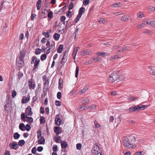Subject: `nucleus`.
<instances>
[{
  "mask_svg": "<svg viewBox=\"0 0 155 155\" xmlns=\"http://www.w3.org/2000/svg\"><path fill=\"white\" fill-rule=\"evenodd\" d=\"M20 137V135L17 132L15 133L14 134V137L15 139H18Z\"/></svg>",
  "mask_w": 155,
  "mask_h": 155,
  "instance_id": "obj_29",
  "label": "nucleus"
},
{
  "mask_svg": "<svg viewBox=\"0 0 155 155\" xmlns=\"http://www.w3.org/2000/svg\"><path fill=\"white\" fill-rule=\"evenodd\" d=\"M55 123L57 125H60L61 122V120L58 118H56L55 119Z\"/></svg>",
  "mask_w": 155,
  "mask_h": 155,
  "instance_id": "obj_23",
  "label": "nucleus"
},
{
  "mask_svg": "<svg viewBox=\"0 0 155 155\" xmlns=\"http://www.w3.org/2000/svg\"><path fill=\"white\" fill-rule=\"evenodd\" d=\"M129 16L128 15H124L121 18V20L122 21H126L129 19Z\"/></svg>",
  "mask_w": 155,
  "mask_h": 155,
  "instance_id": "obj_19",
  "label": "nucleus"
},
{
  "mask_svg": "<svg viewBox=\"0 0 155 155\" xmlns=\"http://www.w3.org/2000/svg\"><path fill=\"white\" fill-rule=\"evenodd\" d=\"M84 54L86 55H90L92 53V52L90 50H85L83 51Z\"/></svg>",
  "mask_w": 155,
  "mask_h": 155,
  "instance_id": "obj_25",
  "label": "nucleus"
},
{
  "mask_svg": "<svg viewBox=\"0 0 155 155\" xmlns=\"http://www.w3.org/2000/svg\"><path fill=\"white\" fill-rule=\"evenodd\" d=\"M54 132L56 135H58L60 134V127H55L54 129Z\"/></svg>",
  "mask_w": 155,
  "mask_h": 155,
  "instance_id": "obj_17",
  "label": "nucleus"
},
{
  "mask_svg": "<svg viewBox=\"0 0 155 155\" xmlns=\"http://www.w3.org/2000/svg\"><path fill=\"white\" fill-rule=\"evenodd\" d=\"M90 2L89 0H84L83 1V4L85 5H88Z\"/></svg>",
  "mask_w": 155,
  "mask_h": 155,
  "instance_id": "obj_62",
  "label": "nucleus"
},
{
  "mask_svg": "<svg viewBox=\"0 0 155 155\" xmlns=\"http://www.w3.org/2000/svg\"><path fill=\"white\" fill-rule=\"evenodd\" d=\"M24 59H21L18 58L16 59V63L19 69L21 68L24 65Z\"/></svg>",
  "mask_w": 155,
  "mask_h": 155,
  "instance_id": "obj_3",
  "label": "nucleus"
},
{
  "mask_svg": "<svg viewBox=\"0 0 155 155\" xmlns=\"http://www.w3.org/2000/svg\"><path fill=\"white\" fill-rule=\"evenodd\" d=\"M138 107L136 105L134 107H131L130 108L126 110V111L128 113H132L134 112L139 111Z\"/></svg>",
  "mask_w": 155,
  "mask_h": 155,
  "instance_id": "obj_4",
  "label": "nucleus"
},
{
  "mask_svg": "<svg viewBox=\"0 0 155 155\" xmlns=\"http://www.w3.org/2000/svg\"><path fill=\"white\" fill-rule=\"evenodd\" d=\"M143 33H146L147 34H149L150 35H152L153 34V32L150 30H147L143 31Z\"/></svg>",
  "mask_w": 155,
  "mask_h": 155,
  "instance_id": "obj_40",
  "label": "nucleus"
},
{
  "mask_svg": "<svg viewBox=\"0 0 155 155\" xmlns=\"http://www.w3.org/2000/svg\"><path fill=\"white\" fill-rule=\"evenodd\" d=\"M66 15L67 16L69 17V18H70L71 16V12L69 10L66 13Z\"/></svg>",
  "mask_w": 155,
  "mask_h": 155,
  "instance_id": "obj_63",
  "label": "nucleus"
},
{
  "mask_svg": "<svg viewBox=\"0 0 155 155\" xmlns=\"http://www.w3.org/2000/svg\"><path fill=\"white\" fill-rule=\"evenodd\" d=\"M94 125L95 126V127L97 128H100L101 127V125L99 124L97 121L96 120H95L94 122Z\"/></svg>",
  "mask_w": 155,
  "mask_h": 155,
  "instance_id": "obj_33",
  "label": "nucleus"
},
{
  "mask_svg": "<svg viewBox=\"0 0 155 155\" xmlns=\"http://www.w3.org/2000/svg\"><path fill=\"white\" fill-rule=\"evenodd\" d=\"M123 141L124 147L127 148H133L135 147L134 145L136 141L135 138L133 135H130L128 137H124Z\"/></svg>",
  "mask_w": 155,
  "mask_h": 155,
  "instance_id": "obj_1",
  "label": "nucleus"
},
{
  "mask_svg": "<svg viewBox=\"0 0 155 155\" xmlns=\"http://www.w3.org/2000/svg\"><path fill=\"white\" fill-rule=\"evenodd\" d=\"M29 88L30 89H33L35 87V85L34 82L29 81L28 82Z\"/></svg>",
  "mask_w": 155,
  "mask_h": 155,
  "instance_id": "obj_8",
  "label": "nucleus"
},
{
  "mask_svg": "<svg viewBox=\"0 0 155 155\" xmlns=\"http://www.w3.org/2000/svg\"><path fill=\"white\" fill-rule=\"evenodd\" d=\"M40 123L42 124L45 123V117L43 116H41L40 118Z\"/></svg>",
  "mask_w": 155,
  "mask_h": 155,
  "instance_id": "obj_34",
  "label": "nucleus"
},
{
  "mask_svg": "<svg viewBox=\"0 0 155 155\" xmlns=\"http://www.w3.org/2000/svg\"><path fill=\"white\" fill-rule=\"evenodd\" d=\"M28 117L27 115H25L24 113H22L21 115V120L24 122L27 121L25 118H27Z\"/></svg>",
  "mask_w": 155,
  "mask_h": 155,
  "instance_id": "obj_14",
  "label": "nucleus"
},
{
  "mask_svg": "<svg viewBox=\"0 0 155 155\" xmlns=\"http://www.w3.org/2000/svg\"><path fill=\"white\" fill-rule=\"evenodd\" d=\"M29 101V98L26 97H24L21 100V102L23 104L26 103Z\"/></svg>",
  "mask_w": 155,
  "mask_h": 155,
  "instance_id": "obj_15",
  "label": "nucleus"
},
{
  "mask_svg": "<svg viewBox=\"0 0 155 155\" xmlns=\"http://www.w3.org/2000/svg\"><path fill=\"white\" fill-rule=\"evenodd\" d=\"M84 105V104L82 105L79 107V109L80 110L82 111L85 109L86 106Z\"/></svg>",
  "mask_w": 155,
  "mask_h": 155,
  "instance_id": "obj_50",
  "label": "nucleus"
},
{
  "mask_svg": "<svg viewBox=\"0 0 155 155\" xmlns=\"http://www.w3.org/2000/svg\"><path fill=\"white\" fill-rule=\"evenodd\" d=\"M42 34L43 35H44L45 37H46L47 38H48L49 37V33L48 32H43Z\"/></svg>",
  "mask_w": 155,
  "mask_h": 155,
  "instance_id": "obj_53",
  "label": "nucleus"
},
{
  "mask_svg": "<svg viewBox=\"0 0 155 155\" xmlns=\"http://www.w3.org/2000/svg\"><path fill=\"white\" fill-rule=\"evenodd\" d=\"M37 58L35 56H33L32 58V59L31 62V64H33L34 63V61H35L37 59Z\"/></svg>",
  "mask_w": 155,
  "mask_h": 155,
  "instance_id": "obj_61",
  "label": "nucleus"
},
{
  "mask_svg": "<svg viewBox=\"0 0 155 155\" xmlns=\"http://www.w3.org/2000/svg\"><path fill=\"white\" fill-rule=\"evenodd\" d=\"M6 103H7V104H5V106H4L5 109L6 111H8L10 109L11 105L10 104H9L7 102Z\"/></svg>",
  "mask_w": 155,
  "mask_h": 155,
  "instance_id": "obj_26",
  "label": "nucleus"
},
{
  "mask_svg": "<svg viewBox=\"0 0 155 155\" xmlns=\"http://www.w3.org/2000/svg\"><path fill=\"white\" fill-rule=\"evenodd\" d=\"M25 53L24 51H20V54H19L18 58L21 59H24L25 57Z\"/></svg>",
  "mask_w": 155,
  "mask_h": 155,
  "instance_id": "obj_13",
  "label": "nucleus"
},
{
  "mask_svg": "<svg viewBox=\"0 0 155 155\" xmlns=\"http://www.w3.org/2000/svg\"><path fill=\"white\" fill-rule=\"evenodd\" d=\"M76 148L78 150H80L81 148V143H78L76 144Z\"/></svg>",
  "mask_w": 155,
  "mask_h": 155,
  "instance_id": "obj_52",
  "label": "nucleus"
},
{
  "mask_svg": "<svg viewBox=\"0 0 155 155\" xmlns=\"http://www.w3.org/2000/svg\"><path fill=\"white\" fill-rule=\"evenodd\" d=\"M146 25L145 23H142V24H138L137 25V27L140 29L141 28H143L144 27V26Z\"/></svg>",
  "mask_w": 155,
  "mask_h": 155,
  "instance_id": "obj_45",
  "label": "nucleus"
},
{
  "mask_svg": "<svg viewBox=\"0 0 155 155\" xmlns=\"http://www.w3.org/2000/svg\"><path fill=\"white\" fill-rule=\"evenodd\" d=\"M25 143V142L23 140H19L18 142V145L20 146H23Z\"/></svg>",
  "mask_w": 155,
  "mask_h": 155,
  "instance_id": "obj_30",
  "label": "nucleus"
},
{
  "mask_svg": "<svg viewBox=\"0 0 155 155\" xmlns=\"http://www.w3.org/2000/svg\"><path fill=\"white\" fill-rule=\"evenodd\" d=\"M42 1V0H38L37 2L36 7L38 10H39L41 8Z\"/></svg>",
  "mask_w": 155,
  "mask_h": 155,
  "instance_id": "obj_11",
  "label": "nucleus"
},
{
  "mask_svg": "<svg viewBox=\"0 0 155 155\" xmlns=\"http://www.w3.org/2000/svg\"><path fill=\"white\" fill-rule=\"evenodd\" d=\"M77 51H75V50H73V52L72 54V56H73V58L74 59H75V57L77 53Z\"/></svg>",
  "mask_w": 155,
  "mask_h": 155,
  "instance_id": "obj_58",
  "label": "nucleus"
},
{
  "mask_svg": "<svg viewBox=\"0 0 155 155\" xmlns=\"http://www.w3.org/2000/svg\"><path fill=\"white\" fill-rule=\"evenodd\" d=\"M88 89V88L87 86L84 87L83 89L81 90V93L82 94L84 93L85 92V91Z\"/></svg>",
  "mask_w": 155,
  "mask_h": 155,
  "instance_id": "obj_56",
  "label": "nucleus"
},
{
  "mask_svg": "<svg viewBox=\"0 0 155 155\" xmlns=\"http://www.w3.org/2000/svg\"><path fill=\"white\" fill-rule=\"evenodd\" d=\"M61 145L62 148H66L68 144L65 141H61Z\"/></svg>",
  "mask_w": 155,
  "mask_h": 155,
  "instance_id": "obj_27",
  "label": "nucleus"
},
{
  "mask_svg": "<svg viewBox=\"0 0 155 155\" xmlns=\"http://www.w3.org/2000/svg\"><path fill=\"white\" fill-rule=\"evenodd\" d=\"M118 78V76L117 74L113 73L110 75L108 79L110 82L113 83L116 81Z\"/></svg>",
  "mask_w": 155,
  "mask_h": 155,
  "instance_id": "obj_2",
  "label": "nucleus"
},
{
  "mask_svg": "<svg viewBox=\"0 0 155 155\" xmlns=\"http://www.w3.org/2000/svg\"><path fill=\"white\" fill-rule=\"evenodd\" d=\"M108 54L106 52H97L96 54L99 56H101L104 57H106L108 55Z\"/></svg>",
  "mask_w": 155,
  "mask_h": 155,
  "instance_id": "obj_9",
  "label": "nucleus"
},
{
  "mask_svg": "<svg viewBox=\"0 0 155 155\" xmlns=\"http://www.w3.org/2000/svg\"><path fill=\"white\" fill-rule=\"evenodd\" d=\"M123 52L126 51H129L130 50V47L129 46H125L122 48Z\"/></svg>",
  "mask_w": 155,
  "mask_h": 155,
  "instance_id": "obj_42",
  "label": "nucleus"
},
{
  "mask_svg": "<svg viewBox=\"0 0 155 155\" xmlns=\"http://www.w3.org/2000/svg\"><path fill=\"white\" fill-rule=\"evenodd\" d=\"M146 23L150 26L154 27L155 26V21L154 20H148Z\"/></svg>",
  "mask_w": 155,
  "mask_h": 155,
  "instance_id": "obj_10",
  "label": "nucleus"
},
{
  "mask_svg": "<svg viewBox=\"0 0 155 155\" xmlns=\"http://www.w3.org/2000/svg\"><path fill=\"white\" fill-rule=\"evenodd\" d=\"M82 15L78 14L77 17L75 18V22L76 23H77L78 21L79 20L80 18H81Z\"/></svg>",
  "mask_w": 155,
  "mask_h": 155,
  "instance_id": "obj_48",
  "label": "nucleus"
},
{
  "mask_svg": "<svg viewBox=\"0 0 155 155\" xmlns=\"http://www.w3.org/2000/svg\"><path fill=\"white\" fill-rule=\"evenodd\" d=\"M49 84V81L46 80L44 84V88H48Z\"/></svg>",
  "mask_w": 155,
  "mask_h": 155,
  "instance_id": "obj_36",
  "label": "nucleus"
},
{
  "mask_svg": "<svg viewBox=\"0 0 155 155\" xmlns=\"http://www.w3.org/2000/svg\"><path fill=\"white\" fill-rule=\"evenodd\" d=\"M137 16L139 18H142L143 16V14L141 12H140L137 14Z\"/></svg>",
  "mask_w": 155,
  "mask_h": 155,
  "instance_id": "obj_59",
  "label": "nucleus"
},
{
  "mask_svg": "<svg viewBox=\"0 0 155 155\" xmlns=\"http://www.w3.org/2000/svg\"><path fill=\"white\" fill-rule=\"evenodd\" d=\"M74 7V4L73 2H71L70 4L69 7L68 9L69 10H71Z\"/></svg>",
  "mask_w": 155,
  "mask_h": 155,
  "instance_id": "obj_54",
  "label": "nucleus"
},
{
  "mask_svg": "<svg viewBox=\"0 0 155 155\" xmlns=\"http://www.w3.org/2000/svg\"><path fill=\"white\" fill-rule=\"evenodd\" d=\"M41 50L39 48H37L35 50V54H39L41 53Z\"/></svg>",
  "mask_w": 155,
  "mask_h": 155,
  "instance_id": "obj_60",
  "label": "nucleus"
},
{
  "mask_svg": "<svg viewBox=\"0 0 155 155\" xmlns=\"http://www.w3.org/2000/svg\"><path fill=\"white\" fill-rule=\"evenodd\" d=\"M19 129L22 131L25 130V124L23 123H21L19 126Z\"/></svg>",
  "mask_w": 155,
  "mask_h": 155,
  "instance_id": "obj_21",
  "label": "nucleus"
},
{
  "mask_svg": "<svg viewBox=\"0 0 155 155\" xmlns=\"http://www.w3.org/2000/svg\"><path fill=\"white\" fill-rule=\"evenodd\" d=\"M53 13L51 11L48 12V16L50 18H53Z\"/></svg>",
  "mask_w": 155,
  "mask_h": 155,
  "instance_id": "obj_46",
  "label": "nucleus"
},
{
  "mask_svg": "<svg viewBox=\"0 0 155 155\" xmlns=\"http://www.w3.org/2000/svg\"><path fill=\"white\" fill-rule=\"evenodd\" d=\"M139 111L140 110H143L144 109L146 108L148 106V105H141L140 104H139L138 105H137Z\"/></svg>",
  "mask_w": 155,
  "mask_h": 155,
  "instance_id": "obj_12",
  "label": "nucleus"
},
{
  "mask_svg": "<svg viewBox=\"0 0 155 155\" xmlns=\"http://www.w3.org/2000/svg\"><path fill=\"white\" fill-rule=\"evenodd\" d=\"M47 58V55L46 54H42L41 56V59L42 61L45 60Z\"/></svg>",
  "mask_w": 155,
  "mask_h": 155,
  "instance_id": "obj_37",
  "label": "nucleus"
},
{
  "mask_svg": "<svg viewBox=\"0 0 155 155\" xmlns=\"http://www.w3.org/2000/svg\"><path fill=\"white\" fill-rule=\"evenodd\" d=\"M9 147L10 148L15 150H17L19 147L18 144L15 142L10 143L9 144Z\"/></svg>",
  "mask_w": 155,
  "mask_h": 155,
  "instance_id": "obj_5",
  "label": "nucleus"
},
{
  "mask_svg": "<svg viewBox=\"0 0 155 155\" xmlns=\"http://www.w3.org/2000/svg\"><path fill=\"white\" fill-rule=\"evenodd\" d=\"M68 50L65 51L63 53V57L67 58L68 56Z\"/></svg>",
  "mask_w": 155,
  "mask_h": 155,
  "instance_id": "obj_44",
  "label": "nucleus"
},
{
  "mask_svg": "<svg viewBox=\"0 0 155 155\" xmlns=\"http://www.w3.org/2000/svg\"><path fill=\"white\" fill-rule=\"evenodd\" d=\"M38 143L39 144H44L45 143V140L43 137H41L38 140Z\"/></svg>",
  "mask_w": 155,
  "mask_h": 155,
  "instance_id": "obj_18",
  "label": "nucleus"
},
{
  "mask_svg": "<svg viewBox=\"0 0 155 155\" xmlns=\"http://www.w3.org/2000/svg\"><path fill=\"white\" fill-rule=\"evenodd\" d=\"M16 95V91L14 90L12 91V97L14 98Z\"/></svg>",
  "mask_w": 155,
  "mask_h": 155,
  "instance_id": "obj_64",
  "label": "nucleus"
},
{
  "mask_svg": "<svg viewBox=\"0 0 155 155\" xmlns=\"http://www.w3.org/2000/svg\"><path fill=\"white\" fill-rule=\"evenodd\" d=\"M101 60V58L99 57H94L93 59V62H97L100 61Z\"/></svg>",
  "mask_w": 155,
  "mask_h": 155,
  "instance_id": "obj_32",
  "label": "nucleus"
},
{
  "mask_svg": "<svg viewBox=\"0 0 155 155\" xmlns=\"http://www.w3.org/2000/svg\"><path fill=\"white\" fill-rule=\"evenodd\" d=\"M93 62V61H92V60H89L86 62L85 63H84V64L85 65H88V64H91V63Z\"/></svg>",
  "mask_w": 155,
  "mask_h": 155,
  "instance_id": "obj_57",
  "label": "nucleus"
},
{
  "mask_svg": "<svg viewBox=\"0 0 155 155\" xmlns=\"http://www.w3.org/2000/svg\"><path fill=\"white\" fill-rule=\"evenodd\" d=\"M67 58L63 57L62 58V60L61 62V64H64L67 61Z\"/></svg>",
  "mask_w": 155,
  "mask_h": 155,
  "instance_id": "obj_47",
  "label": "nucleus"
},
{
  "mask_svg": "<svg viewBox=\"0 0 155 155\" xmlns=\"http://www.w3.org/2000/svg\"><path fill=\"white\" fill-rule=\"evenodd\" d=\"M62 81L61 78H60L59 80L58 85L59 87H60V88H62Z\"/></svg>",
  "mask_w": 155,
  "mask_h": 155,
  "instance_id": "obj_51",
  "label": "nucleus"
},
{
  "mask_svg": "<svg viewBox=\"0 0 155 155\" xmlns=\"http://www.w3.org/2000/svg\"><path fill=\"white\" fill-rule=\"evenodd\" d=\"M79 70V67L77 66L75 71V77L77 78L78 77V71Z\"/></svg>",
  "mask_w": 155,
  "mask_h": 155,
  "instance_id": "obj_41",
  "label": "nucleus"
},
{
  "mask_svg": "<svg viewBox=\"0 0 155 155\" xmlns=\"http://www.w3.org/2000/svg\"><path fill=\"white\" fill-rule=\"evenodd\" d=\"M40 60L39 59L37 58V59L34 62V67L33 69V71L34 72L37 71V69H38V67L39 64Z\"/></svg>",
  "mask_w": 155,
  "mask_h": 155,
  "instance_id": "obj_6",
  "label": "nucleus"
},
{
  "mask_svg": "<svg viewBox=\"0 0 155 155\" xmlns=\"http://www.w3.org/2000/svg\"><path fill=\"white\" fill-rule=\"evenodd\" d=\"M25 112L27 113L28 115L31 116L32 114L31 108L29 106H28L26 108Z\"/></svg>",
  "mask_w": 155,
  "mask_h": 155,
  "instance_id": "obj_7",
  "label": "nucleus"
},
{
  "mask_svg": "<svg viewBox=\"0 0 155 155\" xmlns=\"http://www.w3.org/2000/svg\"><path fill=\"white\" fill-rule=\"evenodd\" d=\"M23 74L21 72H19L18 74V76L19 79H20L23 76Z\"/></svg>",
  "mask_w": 155,
  "mask_h": 155,
  "instance_id": "obj_49",
  "label": "nucleus"
},
{
  "mask_svg": "<svg viewBox=\"0 0 155 155\" xmlns=\"http://www.w3.org/2000/svg\"><path fill=\"white\" fill-rule=\"evenodd\" d=\"M85 8L83 7H81L80 8L79 10L78 14L82 15L85 12Z\"/></svg>",
  "mask_w": 155,
  "mask_h": 155,
  "instance_id": "obj_20",
  "label": "nucleus"
},
{
  "mask_svg": "<svg viewBox=\"0 0 155 155\" xmlns=\"http://www.w3.org/2000/svg\"><path fill=\"white\" fill-rule=\"evenodd\" d=\"M90 102L89 99H85L84 100H82L81 101V103H82V104H88Z\"/></svg>",
  "mask_w": 155,
  "mask_h": 155,
  "instance_id": "obj_31",
  "label": "nucleus"
},
{
  "mask_svg": "<svg viewBox=\"0 0 155 155\" xmlns=\"http://www.w3.org/2000/svg\"><path fill=\"white\" fill-rule=\"evenodd\" d=\"M148 68L150 69L149 72L150 74L155 76V72L152 69L151 66H149Z\"/></svg>",
  "mask_w": 155,
  "mask_h": 155,
  "instance_id": "obj_28",
  "label": "nucleus"
},
{
  "mask_svg": "<svg viewBox=\"0 0 155 155\" xmlns=\"http://www.w3.org/2000/svg\"><path fill=\"white\" fill-rule=\"evenodd\" d=\"M31 129V127L30 125L27 124L25 127V129L27 131H29Z\"/></svg>",
  "mask_w": 155,
  "mask_h": 155,
  "instance_id": "obj_55",
  "label": "nucleus"
},
{
  "mask_svg": "<svg viewBox=\"0 0 155 155\" xmlns=\"http://www.w3.org/2000/svg\"><path fill=\"white\" fill-rule=\"evenodd\" d=\"M27 119L28 120L27 121H28L30 124H31L33 121V119L31 117H27Z\"/></svg>",
  "mask_w": 155,
  "mask_h": 155,
  "instance_id": "obj_35",
  "label": "nucleus"
},
{
  "mask_svg": "<svg viewBox=\"0 0 155 155\" xmlns=\"http://www.w3.org/2000/svg\"><path fill=\"white\" fill-rule=\"evenodd\" d=\"M120 5H121V4L120 2L118 3H115L112 4L111 5V6H112V7H117L119 6Z\"/></svg>",
  "mask_w": 155,
  "mask_h": 155,
  "instance_id": "obj_43",
  "label": "nucleus"
},
{
  "mask_svg": "<svg viewBox=\"0 0 155 155\" xmlns=\"http://www.w3.org/2000/svg\"><path fill=\"white\" fill-rule=\"evenodd\" d=\"M128 100L130 101H135L136 100H138V98L137 97H129Z\"/></svg>",
  "mask_w": 155,
  "mask_h": 155,
  "instance_id": "obj_38",
  "label": "nucleus"
},
{
  "mask_svg": "<svg viewBox=\"0 0 155 155\" xmlns=\"http://www.w3.org/2000/svg\"><path fill=\"white\" fill-rule=\"evenodd\" d=\"M60 35L59 34L55 33L53 35V38L55 41H58Z\"/></svg>",
  "mask_w": 155,
  "mask_h": 155,
  "instance_id": "obj_22",
  "label": "nucleus"
},
{
  "mask_svg": "<svg viewBox=\"0 0 155 155\" xmlns=\"http://www.w3.org/2000/svg\"><path fill=\"white\" fill-rule=\"evenodd\" d=\"M37 133L38 138H39L40 137H41L42 132L40 130H38L37 131Z\"/></svg>",
  "mask_w": 155,
  "mask_h": 155,
  "instance_id": "obj_39",
  "label": "nucleus"
},
{
  "mask_svg": "<svg viewBox=\"0 0 155 155\" xmlns=\"http://www.w3.org/2000/svg\"><path fill=\"white\" fill-rule=\"evenodd\" d=\"M60 138L61 137L60 136H58V137L56 136H54L53 137V139L57 143H59L61 140Z\"/></svg>",
  "mask_w": 155,
  "mask_h": 155,
  "instance_id": "obj_24",
  "label": "nucleus"
},
{
  "mask_svg": "<svg viewBox=\"0 0 155 155\" xmlns=\"http://www.w3.org/2000/svg\"><path fill=\"white\" fill-rule=\"evenodd\" d=\"M63 49V46L62 45H60L58 47L57 51L58 53H61L62 52Z\"/></svg>",
  "mask_w": 155,
  "mask_h": 155,
  "instance_id": "obj_16",
  "label": "nucleus"
}]
</instances>
